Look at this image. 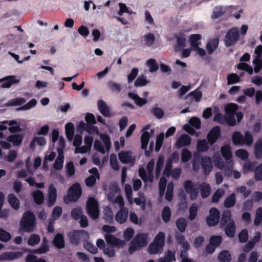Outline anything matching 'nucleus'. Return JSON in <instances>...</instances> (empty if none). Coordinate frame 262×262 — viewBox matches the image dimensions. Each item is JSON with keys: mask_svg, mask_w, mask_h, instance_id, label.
<instances>
[{"mask_svg": "<svg viewBox=\"0 0 262 262\" xmlns=\"http://www.w3.org/2000/svg\"><path fill=\"white\" fill-rule=\"evenodd\" d=\"M119 188L116 184H113L110 192L107 194L108 200L113 204H117L121 207L117 213L115 219L120 224L126 222L128 217V209L124 207V201L121 195L119 194Z\"/></svg>", "mask_w": 262, "mask_h": 262, "instance_id": "nucleus-1", "label": "nucleus"}, {"mask_svg": "<svg viewBox=\"0 0 262 262\" xmlns=\"http://www.w3.org/2000/svg\"><path fill=\"white\" fill-rule=\"evenodd\" d=\"M214 166L218 169L223 171L225 175L230 176H232L234 179H239L241 174L237 170H233V161L229 162V165H225L223 163L219 154H215L213 156Z\"/></svg>", "mask_w": 262, "mask_h": 262, "instance_id": "nucleus-2", "label": "nucleus"}, {"mask_svg": "<svg viewBox=\"0 0 262 262\" xmlns=\"http://www.w3.org/2000/svg\"><path fill=\"white\" fill-rule=\"evenodd\" d=\"M238 108V106L235 103H230L225 107L226 118L220 113H217L214 117V120L221 123H224L226 121L229 125L233 126L235 124V112Z\"/></svg>", "mask_w": 262, "mask_h": 262, "instance_id": "nucleus-3", "label": "nucleus"}, {"mask_svg": "<svg viewBox=\"0 0 262 262\" xmlns=\"http://www.w3.org/2000/svg\"><path fill=\"white\" fill-rule=\"evenodd\" d=\"M73 139V144L75 146V154H85L90 152L93 142V138L90 136H86L84 137V145L80 146L82 143V138L81 135H76Z\"/></svg>", "mask_w": 262, "mask_h": 262, "instance_id": "nucleus-4", "label": "nucleus"}, {"mask_svg": "<svg viewBox=\"0 0 262 262\" xmlns=\"http://www.w3.org/2000/svg\"><path fill=\"white\" fill-rule=\"evenodd\" d=\"M103 230L107 233L104 236L106 243L114 247L117 248H122L125 245V241L116 238L114 236L110 234L116 231V228L115 226L104 225L102 227Z\"/></svg>", "mask_w": 262, "mask_h": 262, "instance_id": "nucleus-5", "label": "nucleus"}, {"mask_svg": "<svg viewBox=\"0 0 262 262\" xmlns=\"http://www.w3.org/2000/svg\"><path fill=\"white\" fill-rule=\"evenodd\" d=\"M35 216L31 212H26L20 223V229L25 232H32L35 228Z\"/></svg>", "mask_w": 262, "mask_h": 262, "instance_id": "nucleus-6", "label": "nucleus"}, {"mask_svg": "<svg viewBox=\"0 0 262 262\" xmlns=\"http://www.w3.org/2000/svg\"><path fill=\"white\" fill-rule=\"evenodd\" d=\"M99 137L102 142L99 140H95L94 148L96 150L104 154L106 151H108L111 148V140L109 136L106 134H100Z\"/></svg>", "mask_w": 262, "mask_h": 262, "instance_id": "nucleus-7", "label": "nucleus"}, {"mask_svg": "<svg viewBox=\"0 0 262 262\" xmlns=\"http://www.w3.org/2000/svg\"><path fill=\"white\" fill-rule=\"evenodd\" d=\"M232 141L235 145H250L253 143V137L250 133L246 132L243 136L240 132H235L232 135Z\"/></svg>", "mask_w": 262, "mask_h": 262, "instance_id": "nucleus-8", "label": "nucleus"}, {"mask_svg": "<svg viewBox=\"0 0 262 262\" xmlns=\"http://www.w3.org/2000/svg\"><path fill=\"white\" fill-rule=\"evenodd\" d=\"M165 234L160 232L156 237L153 243H151L148 248V252L151 254L158 253L162 250L164 245Z\"/></svg>", "mask_w": 262, "mask_h": 262, "instance_id": "nucleus-9", "label": "nucleus"}, {"mask_svg": "<svg viewBox=\"0 0 262 262\" xmlns=\"http://www.w3.org/2000/svg\"><path fill=\"white\" fill-rule=\"evenodd\" d=\"M148 235L145 233L138 234L134 238L129 248V252L133 253L135 250L146 246L147 243Z\"/></svg>", "mask_w": 262, "mask_h": 262, "instance_id": "nucleus-10", "label": "nucleus"}, {"mask_svg": "<svg viewBox=\"0 0 262 262\" xmlns=\"http://www.w3.org/2000/svg\"><path fill=\"white\" fill-rule=\"evenodd\" d=\"M222 222L227 224L225 232L227 235L232 237L234 235L235 227L233 220L231 218V212L229 211H225L223 214Z\"/></svg>", "mask_w": 262, "mask_h": 262, "instance_id": "nucleus-11", "label": "nucleus"}, {"mask_svg": "<svg viewBox=\"0 0 262 262\" xmlns=\"http://www.w3.org/2000/svg\"><path fill=\"white\" fill-rule=\"evenodd\" d=\"M81 189L78 183L74 184L69 189L67 195L64 197V201L66 204L76 201L80 196Z\"/></svg>", "mask_w": 262, "mask_h": 262, "instance_id": "nucleus-12", "label": "nucleus"}, {"mask_svg": "<svg viewBox=\"0 0 262 262\" xmlns=\"http://www.w3.org/2000/svg\"><path fill=\"white\" fill-rule=\"evenodd\" d=\"M154 160H151L147 165V172L143 167H140L139 169V173L140 177L146 183L148 182L150 183L153 181L154 176L152 174V171L154 169Z\"/></svg>", "mask_w": 262, "mask_h": 262, "instance_id": "nucleus-13", "label": "nucleus"}, {"mask_svg": "<svg viewBox=\"0 0 262 262\" xmlns=\"http://www.w3.org/2000/svg\"><path fill=\"white\" fill-rule=\"evenodd\" d=\"M86 210L89 215L93 220L99 216V211L98 202L94 198H89L86 203Z\"/></svg>", "mask_w": 262, "mask_h": 262, "instance_id": "nucleus-14", "label": "nucleus"}, {"mask_svg": "<svg viewBox=\"0 0 262 262\" xmlns=\"http://www.w3.org/2000/svg\"><path fill=\"white\" fill-rule=\"evenodd\" d=\"M178 243L181 246L182 250L180 256L182 258L181 262H194L192 259L187 258V251L189 249V245L182 235L177 236Z\"/></svg>", "mask_w": 262, "mask_h": 262, "instance_id": "nucleus-15", "label": "nucleus"}, {"mask_svg": "<svg viewBox=\"0 0 262 262\" xmlns=\"http://www.w3.org/2000/svg\"><path fill=\"white\" fill-rule=\"evenodd\" d=\"M183 186L186 193L189 195L190 199L196 200L199 195V190L194 184L191 181L187 180L184 182Z\"/></svg>", "mask_w": 262, "mask_h": 262, "instance_id": "nucleus-16", "label": "nucleus"}, {"mask_svg": "<svg viewBox=\"0 0 262 262\" xmlns=\"http://www.w3.org/2000/svg\"><path fill=\"white\" fill-rule=\"evenodd\" d=\"M71 243L77 244L80 240L86 239L89 235L87 232L83 230L74 231L69 234Z\"/></svg>", "mask_w": 262, "mask_h": 262, "instance_id": "nucleus-17", "label": "nucleus"}, {"mask_svg": "<svg viewBox=\"0 0 262 262\" xmlns=\"http://www.w3.org/2000/svg\"><path fill=\"white\" fill-rule=\"evenodd\" d=\"M255 55V58L253 61L254 65V71L255 72H258L262 68V62L260 57L262 54V46H258L254 51Z\"/></svg>", "mask_w": 262, "mask_h": 262, "instance_id": "nucleus-18", "label": "nucleus"}, {"mask_svg": "<svg viewBox=\"0 0 262 262\" xmlns=\"http://www.w3.org/2000/svg\"><path fill=\"white\" fill-rule=\"evenodd\" d=\"M219 211L215 208H212L209 211V215L207 217L206 222L208 226H213L216 225L219 221Z\"/></svg>", "mask_w": 262, "mask_h": 262, "instance_id": "nucleus-19", "label": "nucleus"}, {"mask_svg": "<svg viewBox=\"0 0 262 262\" xmlns=\"http://www.w3.org/2000/svg\"><path fill=\"white\" fill-rule=\"evenodd\" d=\"M238 34L237 28H233L230 30L227 33L225 40L226 45L230 46L235 43L237 39Z\"/></svg>", "mask_w": 262, "mask_h": 262, "instance_id": "nucleus-20", "label": "nucleus"}, {"mask_svg": "<svg viewBox=\"0 0 262 262\" xmlns=\"http://www.w3.org/2000/svg\"><path fill=\"white\" fill-rule=\"evenodd\" d=\"M19 125V123L16 121H4L0 124V130H4L7 128L8 126H10L9 128L10 132L11 133L16 132L18 130Z\"/></svg>", "mask_w": 262, "mask_h": 262, "instance_id": "nucleus-21", "label": "nucleus"}, {"mask_svg": "<svg viewBox=\"0 0 262 262\" xmlns=\"http://www.w3.org/2000/svg\"><path fill=\"white\" fill-rule=\"evenodd\" d=\"M19 82V79L16 76H7L0 79V84L3 88H8L13 84H17Z\"/></svg>", "mask_w": 262, "mask_h": 262, "instance_id": "nucleus-22", "label": "nucleus"}, {"mask_svg": "<svg viewBox=\"0 0 262 262\" xmlns=\"http://www.w3.org/2000/svg\"><path fill=\"white\" fill-rule=\"evenodd\" d=\"M234 9V8L232 6H217L214 9L211 17L213 19L217 18L222 16L225 13L228 14V11H230L231 9Z\"/></svg>", "mask_w": 262, "mask_h": 262, "instance_id": "nucleus-23", "label": "nucleus"}, {"mask_svg": "<svg viewBox=\"0 0 262 262\" xmlns=\"http://www.w3.org/2000/svg\"><path fill=\"white\" fill-rule=\"evenodd\" d=\"M120 161L123 163H129L133 165L134 163L135 157L132 153L128 151H121L118 154Z\"/></svg>", "mask_w": 262, "mask_h": 262, "instance_id": "nucleus-24", "label": "nucleus"}, {"mask_svg": "<svg viewBox=\"0 0 262 262\" xmlns=\"http://www.w3.org/2000/svg\"><path fill=\"white\" fill-rule=\"evenodd\" d=\"M220 127L215 126L213 127L207 135V140L210 145L214 144L220 136Z\"/></svg>", "mask_w": 262, "mask_h": 262, "instance_id": "nucleus-25", "label": "nucleus"}, {"mask_svg": "<svg viewBox=\"0 0 262 262\" xmlns=\"http://www.w3.org/2000/svg\"><path fill=\"white\" fill-rule=\"evenodd\" d=\"M201 165L205 174H208L212 169V160L210 157L204 156L202 158Z\"/></svg>", "mask_w": 262, "mask_h": 262, "instance_id": "nucleus-26", "label": "nucleus"}, {"mask_svg": "<svg viewBox=\"0 0 262 262\" xmlns=\"http://www.w3.org/2000/svg\"><path fill=\"white\" fill-rule=\"evenodd\" d=\"M22 252H7L0 255V260H12L21 257Z\"/></svg>", "mask_w": 262, "mask_h": 262, "instance_id": "nucleus-27", "label": "nucleus"}, {"mask_svg": "<svg viewBox=\"0 0 262 262\" xmlns=\"http://www.w3.org/2000/svg\"><path fill=\"white\" fill-rule=\"evenodd\" d=\"M89 172L91 173L92 175L86 179L85 183L86 185L91 186L95 183L96 179L99 178V175L97 169L95 167L90 169Z\"/></svg>", "mask_w": 262, "mask_h": 262, "instance_id": "nucleus-28", "label": "nucleus"}, {"mask_svg": "<svg viewBox=\"0 0 262 262\" xmlns=\"http://www.w3.org/2000/svg\"><path fill=\"white\" fill-rule=\"evenodd\" d=\"M179 159V155L178 152H173L170 158L168 159L164 171L165 175L168 176L169 173L170 169H171L172 163L173 162H177Z\"/></svg>", "mask_w": 262, "mask_h": 262, "instance_id": "nucleus-29", "label": "nucleus"}, {"mask_svg": "<svg viewBox=\"0 0 262 262\" xmlns=\"http://www.w3.org/2000/svg\"><path fill=\"white\" fill-rule=\"evenodd\" d=\"M149 127V126L144 127V130H145V131L143 132L141 137V147L142 149H145L146 148L149 142L150 134L153 133L152 130H150V133L146 130L148 129Z\"/></svg>", "mask_w": 262, "mask_h": 262, "instance_id": "nucleus-30", "label": "nucleus"}, {"mask_svg": "<svg viewBox=\"0 0 262 262\" xmlns=\"http://www.w3.org/2000/svg\"><path fill=\"white\" fill-rule=\"evenodd\" d=\"M191 138L186 134L182 135L177 140L176 143L177 148H180L183 146H188L190 144Z\"/></svg>", "mask_w": 262, "mask_h": 262, "instance_id": "nucleus-31", "label": "nucleus"}, {"mask_svg": "<svg viewBox=\"0 0 262 262\" xmlns=\"http://www.w3.org/2000/svg\"><path fill=\"white\" fill-rule=\"evenodd\" d=\"M98 107L101 113L105 117H108L112 116L110 108L104 101L99 100L98 102Z\"/></svg>", "mask_w": 262, "mask_h": 262, "instance_id": "nucleus-32", "label": "nucleus"}, {"mask_svg": "<svg viewBox=\"0 0 262 262\" xmlns=\"http://www.w3.org/2000/svg\"><path fill=\"white\" fill-rule=\"evenodd\" d=\"M48 196L49 204L50 205H52L55 202L57 197V190L53 184L49 185Z\"/></svg>", "mask_w": 262, "mask_h": 262, "instance_id": "nucleus-33", "label": "nucleus"}, {"mask_svg": "<svg viewBox=\"0 0 262 262\" xmlns=\"http://www.w3.org/2000/svg\"><path fill=\"white\" fill-rule=\"evenodd\" d=\"M221 151L223 157L226 160V164L229 165V162L231 160V152L230 147L229 145H225L222 147Z\"/></svg>", "mask_w": 262, "mask_h": 262, "instance_id": "nucleus-34", "label": "nucleus"}, {"mask_svg": "<svg viewBox=\"0 0 262 262\" xmlns=\"http://www.w3.org/2000/svg\"><path fill=\"white\" fill-rule=\"evenodd\" d=\"M219 39L217 38L210 40L206 45V49L208 54H212L218 47Z\"/></svg>", "mask_w": 262, "mask_h": 262, "instance_id": "nucleus-35", "label": "nucleus"}, {"mask_svg": "<svg viewBox=\"0 0 262 262\" xmlns=\"http://www.w3.org/2000/svg\"><path fill=\"white\" fill-rule=\"evenodd\" d=\"M23 136L19 134H14L7 137V140L13 143L14 146L19 145L23 141Z\"/></svg>", "mask_w": 262, "mask_h": 262, "instance_id": "nucleus-36", "label": "nucleus"}, {"mask_svg": "<svg viewBox=\"0 0 262 262\" xmlns=\"http://www.w3.org/2000/svg\"><path fill=\"white\" fill-rule=\"evenodd\" d=\"M128 96L129 98L133 99L135 103L139 106H143L147 102L146 99L139 97L136 93H129Z\"/></svg>", "mask_w": 262, "mask_h": 262, "instance_id": "nucleus-37", "label": "nucleus"}, {"mask_svg": "<svg viewBox=\"0 0 262 262\" xmlns=\"http://www.w3.org/2000/svg\"><path fill=\"white\" fill-rule=\"evenodd\" d=\"M65 131L67 139L70 141H72L73 140L74 133V124L71 122L67 123L65 125Z\"/></svg>", "mask_w": 262, "mask_h": 262, "instance_id": "nucleus-38", "label": "nucleus"}, {"mask_svg": "<svg viewBox=\"0 0 262 262\" xmlns=\"http://www.w3.org/2000/svg\"><path fill=\"white\" fill-rule=\"evenodd\" d=\"M155 40V35L151 33H147L142 37V42L148 47L151 46Z\"/></svg>", "mask_w": 262, "mask_h": 262, "instance_id": "nucleus-39", "label": "nucleus"}, {"mask_svg": "<svg viewBox=\"0 0 262 262\" xmlns=\"http://www.w3.org/2000/svg\"><path fill=\"white\" fill-rule=\"evenodd\" d=\"M200 191L202 198H205L208 197L211 191V188L210 185L205 182L201 183L200 185Z\"/></svg>", "mask_w": 262, "mask_h": 262, "instance_id": "nucleus-40", "label": "nucleus"}, {"mask_svg": "<svg viewBox=\"0 0 262 262\" xmlns=\"http://www.w3.org/2000/svg\"><path fill=\"white\" fill-rule=\"evenodd\" d=\"M201 36L199 34H192L189 37V41L192 49L201 45Z\"/></svg>", "mask_w": 262, "mask_h": 262, "instance_id": "nucleus-41", "label": "nucleus"}, {"mask_svg": "<svg viewBox=\"0 0 262 262\" xmlns=\"http://www.w3.org/2000/svg\"><path fill=\"white\" fill-rule=\"evenodd\" d=\"M260 237V233L258 232H256L254 237L251 240V241L249 242L246 245V246H245V247L244 249V251L245 252L249 251L251 249L253 248L255 244L259 240Z\"/></svg>", "mask_w": 262, "mask_h": 262, "instance_id": "nucleus-42", "label": "nucleus"}, {"mask_svg": "<svg viewBox=\"0 0 262 262\" xmlns=\"http://www.w3.org/2000/svg\"><path fill=\"white\" fill-rule=\"evenodd\" d=\"M9 203L15 210H17L19 207V201L13 194H10L8 197Z\"/></svg>", "mask_w": 262, "mask_h": 262, "instance_id": "nucleus-43", "label": "nucleus"}, {"mask_svg": "<svg viewBox=\"0 0 262 262\" xmlns=\"http://www.w3.org/2000/svg\"><path fill=\"white\" fill-rule=\"evenodd\" d=\"M64 156L61 151H59L58 156L56 159V161L54 164V169L60 170L63 167Z\"/></svg>", "mask_w": 262, "mask_h": 262, "instance_id": "nucleus-44", "label": "nucleus"}, {"mask_svg": "<svg viewBox=\"0 0 262 262\" xmlns=\"http://www.w3.org/2000/svg\"><path fill=\"white\" fill-rule=\"evenodd\" d=\"M208 143L206 140H199L198 141L196 144V150L198 151H206L208 150Z\"/></svg>", "mask_w": 262, "mask_h": 262, "instance_id": "nucleus-45", "label": "nucleus"}, {"mask_svg": "<svg viewBox=\"0 0 262 262\" xmlns=\"http://www.w3.org/2000/svg\"><path fill=\"white\" fill-rule=\"evenodd\" d=\"M46 144V141L43 137H34L31 143V146L34 148L36 145L39 146H44Z\"/></svg>", "mask_w": 262, "mask_h": 262, "instance_id": "nucleus-46", "label": "nucleus"}, {"mask_svg": "<svg viewBox=\"0 0 262 262\" xmlns=\"http://www.w3.org/2000/svg\"><path fill=\"white\" fill-rule=\"evenodd\" d=\"M146 65L149 69V71L151 73L156 72L158 69V63L154 59L150 58L148 59L146 62Z\"/></svg>", "mask_w": 262, "mask_h": 262, "instance_id": "nucleus-47", "label": "nucleus"}, {"mask_svg": "<svg viewBox=\"0 0 262 262\" xmlns=\"http://www.w3.org/2000/svg\"><path fill=\"white\" fill-rule=\"evenodd\" d=\"M218 258L221 262H229L231 259L229 252L227 250H224L220 253Z\"/></svg>", "mask_w": 262, "mask_h": 262, "instance_id": "nucleus-48", "label": "nucleus"}, {"mask_svg": "<svg viewBox=\"0 0 262 262\" xmlns=\"http://www.w3.org/2000/svg\"><path fill=\"white\" fill-rule=\"evenodd\" d=\"M33 198L36 203L41 204L44 200L43 194L40 190H36L32 193Z\"/></svg>", "mask_w": 262, "mask_h": 262, "instance_id": "nucleus-49", "label": "nucleus"}, {"mask_svg": "<svg viewBox=\"0 0 262 262\" xmlns=\"http://www.w3.org/2000/svg\"><path fill=\"white\" fill-rule=\"evenodd\" d=\"M150 82V80L146 79L144 75H141L135 81V85L136 86H143Z\"/></svg>", "mask_w": 262, "mask_h": 262, "instance_id": "nucleus-50", "label": "nucleus"}, {"mask_svg": "<svg viewBox=\"0 0 262 262\" xmlns=\"http://www.w3.org/2000/svg\"><path fill=\"white\" fill-rule=\"evenodd\" d=\"M235 204V195L231 194L228 196L224 201V206L227 208L233 207Z\"/></svg>", "mask_w": 262, "mask_h": 262, "instance_id": "nucleus-51", "label": "nucleus"}, {"mask_svg": "<svg viewBox=\"0 0 262 262\" xmlns=\"http://www.w3.org/2000/svg\"><path fill=\"white\" fill-rule=\"evenodd\" d=\"M54 245L58 248H62L64 247V240L63 236L60 234H57L53 241Z\"/></svg>", "mask_w": 262, "mask_h": 262, "instance_id": "nucleus-52", "label": "nucleus"}, {"mask_svg": "<svg viewBox=\"0 0 262 262\" xmlns=\"http://www.w3.org/2000/svg\"><path fill=\"white\" fill-rule=\"evenodd\" d=\"M118 5L119 7V10L117 12V14L121 16L123 15L124 13H127L129 14L133 13V12L131 10H130L129 8H128L125 4L120 3H119Z\"/></svg>", "mask_w": 262, "mask_h": 262, "instance_id": "nucleus-53", "label": "nucleus"}, {"mask_svg": "<svg viewBox=\"0 0 262 262\" xmlns=\"http://www.w3.org/2000/svg\"><path fill=\"white\" fill-rule=\"evenodd\" d=\"M175 260L174 254L171 251H168L164 257L159 259V262H171Z\"/></svg>", "mask_w": 262, "mask_h": 262, "instance_id": "nucleus-54", "label": "nucleus"}, {"mask_svg": "<svg viewBox=\"0 0 262 262\" xmlns=\"http://www.w3.org/2000/svg\"><path fill=\"white\" fill-rule=\"evenodd\" d=\"M186 38L184 32H181L177 36V45L180 48L184 47L186 45Z\"/></svg>", "mask_w": 262, "mask_h": 262, "instance_id": "nucleus-55", "label": "nucleus"}, {"mask_svg": "<svg viewBox=\"0 0 262 262\" xmlns=\"http://www.w3.org/2000/svg\"><path fill=\"white\" fill-rule=\"evenodd\" d=\"M198 207L197 204H192L189 208V219L192 221L193 220L197 214Z\"/></svg>", "mask_w": 262, "mask_h": 262, "instance_id": "nucleus-56", "label": "nucleus"}, {"mask_svg": "<svg viewBox=\"0 0 262 262\" xmlns=\"http://www.w3.org/2000/svg\"><path fill=\"white\" fill-rule=\"evenodd\" d=\"M25 99L23 98H16L10 100L6 105L7 106H17L20 105L25 102Z\"/></svg>", "mask_w": 262, "mask_h": 262, "instance_id": "nucleus-57", "label": "nucleus"}, {"mask_svg": "<svg viewBox=\"0 0 262 262\" xmlns=\"http://www.w3.org/2000/svg\"><path fill=\"white\" fill-rule=\"evenodd\" d=\"M164 134L163 133H160L157 137L156 141L155 150L159 151L160 149L163 142Z\"/></svg>", "mask_w": 262, "mask_h": 262, "instance_id": "nucleus-58", "label": "nucleus"}, {"mask_svg": "<svg viewBox=\"0 0 262 262\" xmlns=\"http://www.w3.org/2000/svg\"><path fill=\"white\" fill-rule=\"evenodd\" d=\"M192 156L191 152L187 149H183L181 153V161L183 162H188L191 158Z\"/></svg>", "mask_w": 262, "mask_h": 262, "instance_id": "nucleus-59", "label": "nucleus"}, {"mask_svg": "<svg viewBox=\"0 0 262 262\" xmlns=\"http://www.w3.org/2000/svg\"><path fill=\"white\" fill-rule=\"evenodd\" d=\"M224 194L225 191L223 189H218L213 194L212 198V201L214 203L217 202Z\"/></svg>", "mask_w": 262, "mask_h": 262, "instance_id": "nucleus-60", "label": "nucleus"}, {"mask_svg": "<svg viewBox=\"0 0 262 262\" xmlns=\"http://www.w3.org/2000/svg\"><path fill=\"white\" fill-rule=\"evenodd\" d=\"M133 202H135L137 205L141 206L143 209H144L146 200L143 194H139V198H135Z\"/></svg>", "mask_w": 262, "mask_h": 262, "instance_id": "nucleus-61", "label": "nucleus"}, {"mask_svg": "<svg viewBox=\"0 0 262 262\" xmlns=\"http://www.w3.org/2000/svg\"><path fill=\"white\" fill-rule=\"evenodd\" d=\"M235 155L242 160H246L249 156L248 152L244 149H239L236 150Z\"/></svg>", "mask_w": 262, "mask_h": 262, "instance_id": "nucleus-62", "label": "nucleus"}, {"mask_svg": "<svg viewBox=\"0 0 262 262\" xmlns=\"http://www.w3.org/2000/svg\"><path fill=\"white\" fill-rule=\"evenodd\" d=\"M255 155L257 158H259L262 156V140H259L255 145Z\"/></svg>", "mask_w": 262, "mask_h": 262, "instance_id": "nucleus-63", "label": "nucleus"}, {"mask_svg": "<svg viewBox=\"0 0 262 262\" xmlns=\"http://www.w3.org/2000/svg\"><path fill=\"white\" fill-rule=\"evenodd\" d=\"M26 262H47L43 259L37 258L36 256L32 254H29L26 257Z\"/></svg>", "mask_w": 262, "mask_h": 262, "instance_id": "nucleus-64", "label": "nucleus"}]
</instances>
